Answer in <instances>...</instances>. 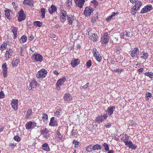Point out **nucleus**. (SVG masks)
<instances>
[{
  "mask_svg": "<svg viewBox=\"0 0 153 153\" xmlns=\"http://www.w3.org/2000/svg\"><path fill=\"white\" fill-rule=\"evenodd\" d=\"M87 32L88 35V37L92 42H94L97 41L98 38L97 34V33H93L91 28H88L87 30Z\"/></svg>",
  "mask_w": 153,
  "mask_h": 153,
  "instance_id": "f257e3e1",
  "label": "nucleus"
},
{
  "mask_svg": "<svg viewBox=\"0 0 153 153\" xmlns=\"http://www.w3.org/2000/svg\"><path fill=\"white\" fill-rule=\"evenodd\" d=\"M31 58L32 60L36 62H41L44 60L42 56L37 53L32 54L31 56Z\"/></svg>",
  "mask_w": 153,
  "mask_h": 153,
  "instance_id": "f03ea898",
  "label": "nucleus"
},
{
  "mask_svg": "<svg viewBox=\"0 0 153 153\" xmlns=\"http://www.w3.org/2000/svg\"><path fill=\"white\" fill-rule=\"evenodd\" d=\"M101 42L102 45H106L108 42V36L107 33H104L103 36L101 37Z\"/></svg>",
  "mask_w": 153,
  "mask_h": 153,
  "instance_id": "7ed1b4c3",
  "label": "nucleus"
},
{
  "mask_svg": "<svg viewBox=\"0 0 153 153\" xmlns=\"http://www.w3.org/2000/svg\"><path fill=\"white\" fill-rule=\"evenodd\" d=\"M142 4V3L141 1H138L135 4L134 6L131 9V13L132 14H134L136 13L137 10L140 8Z\"/></svg>",
  "mask_w": 153,
  "mask_h": 153,
  "instance_id": "20e7f679",
  "label": "nucleus"
},
{
  "mask_svg": "<svg viewBox=\"0 0 153 153\" xmlns=\"http://www.w3.org/2000/svg\"><path fill=\"white\" fill-rule=\"evenodd\" d=\"M47 73L46 70L42 69L38 72L36 76L38 78H44L46 76Z\"/></svg>",
  "mask_w": 153,
  "mask_h": 153,
  "instance_id": "39448f33",
  "label": "nucleus"
},
{
  "mask_svg": "<svg viewBox=\"0 0 153 153\" xmlns=\"http://www.w3.org/2000/svg\"><path fill=\"white\" fill-rule=\"evenodd\" d=\"M39 85L38 83L34 79H33L30 82L29 86L28 89L29 90H31L33 88L37 89L39 87Z\"/></svg>",
  "mask_w": 153,
  "mask_h": 153,
  "instance_id": "423d86ee",
  "label": "nucleus"
},
{
  "mask_svg": "<svg viewBox=\"0 0 153 153\" xmlns=\"http://www.w3.org/2000/svg\"><path fill=\"white\" fill-rule=\"evenodd\" d=\"M40 132L41 135L45 138H47L49 136V131L46 128H43V129H41L40 131Z\"/></svg>",
  "mask_w": 153,
  "mask_h": 153,
  "instance_id": "0eeeda50",
  "label": "nucleus"
},
{
  "mask_svg": "<svg viewBox=\"0 0 153 153\" xmlns=\"http://www.w3.org/2000/svg\"><path fill=\"white\" fill-rule=\"evenodd\" d=\"M60 20L63 23H64L66 20L67 16L66 12L63 10H61L60 13Z\"/></svg>",
  "mask_w": 153,
  "mask_h": 153,
  "instance_id": "6e6552de",
  "label": "nucleus"
},
{
  "mask_svg": "<svg viewBox=\"0 0 153 153\" xmlns=\"http://www.w3.org/2000/svg\"><path fill=\"white\" fill-rule=\"evenodd\" d=\"M13 55V51L11 49L9 48L6 51L4 56V58L6 60H8Z\"/></svg>",
  "mask_w": 153,
  "mask_h": 153,
  "instance_id": "1a4fd4ad",
  "label": "nucleus"
},
{
  "mask_svg": "<svg viewBox=\"0 0 153 153\" xmlns=\"http://www.w3.org/2000/svg\"><path fill=\"white\" fill-rule=\"evenodd\" d=\"M18 100L14 99H13L11 101L12 107L15 111L18 109Z\"/></svg>",
  "mask_w": 153,
  "mask_h": 153,
  "instance_id": "9d476101",
  "label": "nucleus"
},
{
  "mask_svg": "<svg viewBox=\"0 0 153 153\" xmlns=\"http://www.w3.org/2000/svg\"><path fill=\"white\" fill-rule=\"evenodd\" d=\"M108 117V115L107 114H104L103 115L98 116L95 119V121L98 123H102L105 120L107 119Z\"/></svg>",
  "mask_w": 153,
  "mask_h": 153,
  "instance_id": "9b49d317",
  "label": "nucleus"
},
{
  "mask_svg": "<svg viewBox=\"0 0 153 153\" xmlns=\"http://www.w3.org/2000/svg\"><path fill=\"white\" fill-rule=\"evenodd\" d=\"M125 144L129 148L131 149L132 150H135L137 147V146L133 144L131 141L128 140L125 143Z\"/></svg>",
  "mask_w": 153,
  "mask_h": 153,
  "instance_id": "f8f14e48",
  "label": "nucleus"
},
{
  "mask_svg": "<svg viewBox=\"0 0 153 153\" xmlns=\"http://www.w3.org/2000/svg\"><path fill=\"white\" fill-rule=\"evenodd\" d=\"M36 126V123L34 121H29L25 125L27 129H30Z\"/></svg>",
  "mask_w": 153,
  "mask_h": 153,
  "instance_id": "ddd939ff",
  "label": "nucleus"
},
{
  "mask_svg": "<svg viewBox=\"0 0 153 153\" xmlns=\"http://www.w3.org/2000/svg\"><path fill=\"white\" fill-rule=\"evenodd\" d=\"M65 80V78L63 77L59 79L56 84V88L58 90H59L60 86L63 84Z\"/></svg>",
  "mask_w": 153,
  "mask_h": 153,
  "instance_id": "4468645a",
  "label": "nucleus"
},
{
  "mask_svg": "<svg viewBox=\"0 0 153 153\" xmlns=\"http://www.w3.org/2000/svg\"><path fill=\"white\" fill-rule=\"evenodd\" d=\"M152 9V5H149L143 8L140 12L142 14L145 13L147 12H149Z\"/></svg>",
  "mask_w": 153,
  "mask_h": 153,
  "instance_id": "2eb2a0df",
  "label": "nucleus"
},
{
  "mask_svg": "<svg viewBox=\"0 0 153 153\" xmlns=\"http://www.w3.org/2000/svg\"><path fill=\"white\" fill-rule=\"evenodd\" d=\"M2 73L4 77H7V65L6 63H4L2 66Z\"/></svg>",
  "mask_w": 153,
  "mask_h": 153,
  "instance_id": "dca6fc26",
  "label": "nucleus"
},
{
  "mask_svg": "<svg viewBox=\"0 0 153 153\" xmlns=\"http://www.w3.org/2000/svg\"><path fill=\"white\" fill-rule=\"evenodd\" d=\"M76 5L81 8L84 5L85 0H74Z\"/></svg>",
  "mask_w": 153,
  "mask_h": 153,
  "instance_id": "f3484780",
  "label": "nucleus"
},
{
  "mask_svg": "<svg viewBox=\"0 0 153 153\" xmlns=\"http://www.w3.org/2000/svg\"><path fill=\"white\" fill-rule=\"evenodd\" d=\"M92 8L90 7H86L84 11V15L86 16H89L91 13L93 12Z\"/></svg>",
  "mask_w": 153,
  "mask_h": 153,
  "instance_id": "a211bd4d",
  "label": "nucleus"
},
{
  "mask_svg": "<svg viewBox=\"0 0 153 153\" xmlns=\"http://www.w3.org/2000/svg\"><path fill=\"white\" fill-rule=\"evenodd\" d=\"M25 18V16L24 14V12L22 9L20 10L19 13V16L18 17V20L19 22L24 20Z\"/></svg>",
  "mask_w": 153,
  "mask_h": 153,
  "instance_id": "6ab92c4d",
  "label": "nucleus"
},
{
  "mask_svg": "<svg viewBox=\"0 0 153 153\" xmlns=\"http://www.w3.org/2000/svg\"><path fill=\"white\" fill-rule=\"evenodd\" d=\"M68 24L70 25H72L74 22L75 19L73 16L72 15H69L67 16Z\"/></svg>",
  "mask_w": 153,
  "mask_h": 153,
  "instance_id": "aec40b11",
  "label": "nucleus"
},
{
  "mask_svg": "<svg viewBox=\"0 0 153 153\" xmlns=\"http://www.w3.org/2000/svg\"><path fill=\"white\" fill-rule=\"evenodd\" d=\"M57 120H55V117H52L51 118L50 121L49 123V125L52 126H56L58 125Z\"/></svg>",
  "mask_w": 153,
  "mask_h": 153,
  "instance_id": "412c9836",
  "label": "nucleus"
},
{
  "mask_svg": "<svg viewBox=\"0 0 153 153\" xmlns=\"http://www.w3.org/2000/svg\"><path fill=\"white\" fill-rule=\"evenodd\" d=\"M64 99L66 101H70L72 100V97L70 94L66 93L64 95Z\"/></svg>",
  "mask_w": 153,
  "mask_h": 153,
  "instance_id": "4be33fe9",
  "label": "nucleus"
},
{
  "mask_svg": "<svg viewBox=\"0 0 153 153\" xmlns=\"http://www.w3.org/2000/svg\"><path fill=\"white\" fill-rule=\"evenodd\" d=\"M121 139L124 143L128 140L129 139V136L126 134H122L120 135Z\"/></svg>",
  "mask_w": 153,
  "mask_h": 153,
  "instance_id": "5701e85b",
  "label": "nucleus"
},
{
  "mask_svg": "<svg viewBox=\"0 0 153 153\" xmlns=\"http://www.w3.org/2000/svg\"><path fill=\"white\" fill-rule=\"evenodd\" d=\"M80 61L79 59H74L71 62V65L73 67H75L77 65L79 62Z\"/></svg>",
  "mask_w": 153,
  "mask_h": 153,
  "instance_id": "b1692460",
  "label": "nucleus"
},
{
  "mask_svg": "<svg viewBox=\"0 0 153 153\" xmlns=\"http://www.w3.org/2000/svg\"><path fill=\"white\" fill-rule=\"evenodd\" d=\"M115 108L114 106H111L108 107L107 109L108 114L109 116L113 114L114 112V109Z\"/></svg>",
  "mask_w": 153,
  "mask_h": 153,
  "instance_id": "393cba45",
  "label": "nucleus"
},
{
  "mask_svg": "<svg viewBox=\"0 0 153 153\" xmlns=\"http://www.w3.org/2000/svg\"><path fill=\"white\" fill-rule=\"evenodd\" d=\"M56 7L53 5H52L51 7L49 8L48 11L49 13L51 14L55 13L56 11Z\"/></svg>",
  "mask_w": 153,
  "mask_h": 153,
  "instance_id": "a878e982",
  "label": "nucleus"
},
{
  "mask_svg": "<svg viewBox=\"0 0 153 153\" xmlns=\"http://www.w3.org/2000/svg\"><path fill=\"white\" fill-rule=\"evenodd\" d=\"M94 56L96 60L98 62H100L101 61L102 57L98 52H97V53L94 54Z\"/></svg>",
  "mask_w": 153,
  "mask_h": 153,
  "instance_id": "bb28decb",
  "label": "nucleus"
},
{
  "mask_svg": "<svg viewBox=\"0 0 153 153\" xmlns=\"http://www.w3.org/2000/svg\"><path fill=\"white\" fill-rule=\"evenodd\" d=\"M19 62V60L17 58H15L11 63L12 65L14 67L17 66Z\"/></svg>",
  "mask_w": 153,
  "mask_h": 153,
  "instance_id": "cd10ccee",
  "label": "nucleus"
},
{
  "mask_svg": "<svg viewBox=\"0 0 153 153\" xmlns=\"http://www.w3.org/2000/svg\"><path fill=\"white\" fill-rule=\"evenodd\" d=\"M139 52V50L137 48H135L132 51L131 53V55L133 57H135L137 56V52Z\"/></svg>",
  "mask_w": 153,
  "mask_h": 153,
  "instance_id": "c85d7f7f",
  "label": "nucleus"
},
{
  "mask_svg": "<svg viewBox=\"0 0 153 153\" xmlns=\"http://www.w3.org/2000/svg\"><path fill=\"white\" fill-rule=\"evenodd\" d=\"M42 149L47 152L50 151V149L48 146V144L47 143H44L42 146Z\"/></svg>",
  "mask_w": 153,
  "mask_h": 153,
  "instance_id": "c756f323",
  "label": "nucleus"
},
{
  "mask_svg": "<svg viewBox=\"0 0 153 153\" xmlns=\"http://www.w3.org/2000/svg\"><path fill=\"white\" fill-rule=\"evenodd\" d=\"M148 56V54L147 53L143 52L140 53V58L142 59L146 60Z\"/></svg>",
  "mask_w": 153,
  "mask_h": 153,
  "instance_id": "7c9ffc66",
  "label": "nucleus"
},
{
  "mask_svg": "<svg viewBox=\"0 0 153 153\" xmlns=\"http://www.w3.org/2000/svg\"><path fill=\"white\" fill-rule=\"evenodd\" d=\"M18 30V28L16 27H12V32L14 35V38L15 39L17 37V32Z\"/></svg>",
  "mask_w": 153,
  "mask_h": 153,
  "instance_id": "2f4dec72",
  "label": "nucleus"
},
{
  "mask_svg": "<svg viewBox=\"0 0 153 153\" xmlns=\"http://www.w3.org/2000/svg\"><path fill=\"white\" fill-rule=\"evenodd\" d=\"M72 0H67L66 3V6L68 9H70L72 5Z\"/></svg>",
  "mask_w": 153,
  "mask_h": 153,
  "instance_id": "473e14b6",
  "label": "nucleus"
},
{
  "mask_svg": "<svg viewBox=\"0 0 153 153\" xmlns=\"http://www.w3.org/2000/svg\"><path fill=\"white\" fill-rule=\"evenodd\" d=\"M10 10L8 9H7L5 10V16L9 20L11 19V16H10Z\"/></svg>",
  "mask_w": 153,
  "mask_h": 153,
  "instance_id": "72a5a7b5",
  "label": "nucleus"
},
{
  "mask_svg": "<svg viewBox=\"0 0 153 153\" xmlns=\"http://www.w3.org/2000/svg\"><path fill=\"white\" fill-rule=\"evenodd\" d=\"M42 119L44 122H47L48 119V115L45 113H42Z\"/></svg>",
  "mask_w": 153,
  "mask_h": 153,
  "instance_id": "f704fd0d",
  "label": "nucleus"
},
{
  "mask_svg": "<svg viewBox=\"0 0 153 153\" xmlns=\"http://www.w3.org/2000/svg\"><path fill=\"white\" fill-rule=\"evenodd\" d=\"M24 4L28 5L31 6L33 5L32 0H24L23 2Z\"/></svg>",
  "mask_w": 153,
  "mask_h": 153,
  "instance_id": "c9c22d12",
  "label": "nucleus"
},
{
  "mask_svg": "<svg viewBox=\"0 0 153 153\" xmlns=\"http://www.w3.org/2000/svg\"><path fill=\"white\" fill-rule=\"evenodd\" d=\"M144 74L151 79L153 78V73L152 72H146L144 73Z\"/></svg>",
  "mask_w": 153,
  "mask_h": 153,
  "instance_id": "e433bc0d",
  "label": "nucleus"
},
{
  "mask_svg": "<svg viewBox=\"0 0 153 153\" xmlns=\"http://www.w3.org/2000/svg\"><path fill=\"white\" fill-rule=\"evenodd\" d=\"M7 44L6 42H4L0 46V50L3 51L6 49L7 47Z\"/></svg>",
  "mask_w": 153,
  "mask_h": 153,
  "instance_id": "4c0bfd02",
  "label": "nucleus"
},
{
  "mask_svg": "<svg viewBox=\"0 0 153 153\" xmlns=\"http://www.w3.org/2000/svg\"><path fill=\"white\" fill-rule=\"evenodd\" d=\"M101 149V146L98 144L95 145L92 147V149L94 151H95L96 150H100Z\"/></svg>",
  "mask_w": 153,
  "mask_h": 153,
  "instance_id": "58836bf2",
  "label": "nucleus"
},
{
  "mask_svg": "<svg viewBox=\"0 0 153 153\" xmlns=\"http://www.w3.org/2000/svg\"><path fill=\"white\" fill-rule=\"evenodd\" d=\"M27 39L26 36L25 35L22 36L20 39V42L22 43H23L27 40Z\"/></svg>",
  "mask_w": 153,
  "mask_h": 153,
  "instance_id": "ea45409f",
  "label": "nucleus"
},
{
  "mask_svg": "<svg viewBox=\"0 0 153 153\" xmlns=\"http://www.w3.org/2000/svg\"><path fill=\"white\" fill-rule=\"evenodd\" d=\"M32 114V111L31 109H29L27 110L26 113L25 117L26 118H29L30 117V115Z\"/></svg>",
  "mask_w": 153,
  "mask_h": 153,
  "instance_id": "a19ab883",
  "label": "nucleus"
},
{
  "mask_svg": "<svg viewBox=\"0 0 153 153\" xmlns=\"http://www.w3.org/2000/svg\"><path fill=\"white\" fill-rule=\"evenodd\" d=\"M33 24L34 25L38 27H40L42 25V23L39 21H36L34 22Z\"/></svg>",
  "mask_w": 153,
  "mask_h": 153,
  "instance_id": "79ce46f5",
  "label": "nucleus"
},
{
  "mask_svg": "<svg viewBox=\"0 0 153 153\" xmlns=\"http://www.w3.org/2000/svg\"><path fill=\"white\" fill-rule=\"evenodd\" d=\"M62 114L61 110L60 109L54 112V115L56 117H59Z\"/></svg>",
  "mask_w": 153,
  "mask_h": 153,
  "instance_id": "37998d69",
  "label": "nucleus"
},
{
  "mask_svg": "<svg viewBox=\"0 0 153 153\" xmlns=\"http://www.w3.org/2000/svg\"><path fill=\"white\" fill-rule=\"evenodd\" d=\"M92 145H90L86 147V149L88 152H90L92 151Z\"/></svg>",
  "mask_w": 153,
  "mask_h": 153,
  "instance_id": "c03bdc74",
  "label": "nucleus"
},
{
  "mask_svg": "<svg viewBox=\"0 0 153 153\" xmlns=\"http://www.w3.org/2000/svg\"><path fill=\"white\" fill-rule=\"evenodd\" d=\"M41 12L42 13V17L44 18L45 17V9L44 8H42L41 9Z\"/></svg>",
  "mask_w": 153,
  "mask_h": 153,
  "instance_id": "a18cd8bd",
  "label": "nucleus"
},
{
  "mask_svg": "<svg viewBox=\"0 0 153 153\" xmlns=\"http://www.w3.org/2000/svg\"><path fill=\"white\" fill-rule=\"evenodd\" d=\"M116 14H117V13L113 12L111 15L109 16L108 18H107L106 19V20L108 21H109L112 18L113 16H114Z\"/></svg>",
  "mask_w": 153,
  "mask_h": 153,
  "instance_id": "49530a36",
  "label": "nucleus"
},
{
  "mask_svg": "<svg viewBox=\"0 0 153 153\" xmlns=\"http://www.w3.org/2000/svg\"><path fill=\"white\" fill-rule=\"evenodd\" d=\"M73 143L75 145V146L76 147H77L79 146L80 143L75 140H74L73 141Z\"/></svg>",
  "mask_w": 153,
  "mask_h": 153,
  "instance_id": "de8ad7c7",
  "label": "nucleus"
},
{
  "mask_svg": "<svg viewBox=\"0 0 153 153\" xmlns=\"http://www.w3.org/2000/svg\"><path fill=\"white\" fill-rule=\"evenodd\" d=\"M103 146H104L105 148V151H108L109 150V148L107 144L106 143H104L103 144Z\"/></svg>",
  "mask_w": 153,
  "mask_h": 153,
  "instance_id": "09e8293b",
  "label": "nucleus"
},
{
  "mask_svg": "<svg viewBox=\"0 0 153 153\" xmlns=\"http://www.w3.org/2000/svg\"><path fill=\"white\" fill-rule=\"evenodd\" d=\"M20 54L21 56H23L24 55V48L23 47H21L20 48Z\"/></svg>",
  "mask_w": 153,
  "mask_h": 153,
  "instance_id": "8fccbe9b",
  "label": "nucleus"
},
{
  "mask_svg": "<svg viewBox=\"0 0 153 153\" xmlns=\"http://www.w3.org/2000/svg\"><path fill=\"white\" fill-rule=\"evenodd\" d=\"M91 60H89L86 62V66L88 68H89L91 65Z\"/></svg>",
  "mask_w": 153,
  "mask_h": 153,
  "instance_id": "3c124183",
  "label": "nucleus"
},
{
  "mask_svg": "<svg viewBox=\"0 0 153 153\" xmlns=\"http://www.w3.org/2000/svg\"><path fill=\"white\" fill-rule=\"evenodd\" d=\"M89 85V83H87L86 84L84 85L83 86H82L81 87V89H83L85 90L87 88Z\"/></svg>",
  "mask_w": 153,
  "mask_h": 153,
  "instance_id": "603ef678",
  "label": "nucleus"
},
{
  "mask_svg": "<svg viewBox=\"0 0 153 153\" xmlns=\"http://www.w3.org/2000/svg\"><path fill=\"white\" fill-rule=\"evenodd\" d=\"M12 4L13 5L14 8L16 10L18 7V4L16 3L15 2H13L12 3Z\"/></svg>",
  "mask_w": 153,
  "mask_h": 153,
  "instance_id": "864d4df0",
  "label": "nucleus"
},
{
  "mask_svg": "<svg viewBox=\"0 0 153 153\" xmlns=\"http://www.w3.org/2000/svg\"><path fill=\"white\" fill-rule=\"evenodd\" d=\"M123 71V70L121 69H115L114 70V71L115 72H117L118 73H121Z\"/></svg>",
  "mask_w": 153,
  "mask_h": 153,
  "instance_id": "5fc2aeb1",
  "label": "nucleus"
},
{
  "mask_svg": "<svg viewBox=\"0 0 153 153\" xmlns=\"http://www.w3.org/2000/svg\"><path fill=\"white\" fill-rule=\"evenodd\" d=\"M14 139L17 142H19L20 140V139L19 137L17 135L15 136L14 137Z\"/></svg>",
  "mask_w": 153,
  "mask_h": 153,
  "instance_id": "6e6d98bb",
  "label": "nucleus"
},
{
  "mask_svg": "<svg viewBox=\"0 0 153 153\" xmlns=\"http://www.w3.org/2000/svg\"><path fill=\"white\" fill-rule=\"evenodd\" d=\"M4 94L3 92L2 91H1L0 92V98L2 99L4 98Z\"/></svg>",
  "mask_w": 153,
  "mask_h": 153,
  "instance_id": "4d7b16f0",
  "label": "nucleus"
},
{
  "mask_svg": "<svg viewBox=\"0 0 153 153\" xmlns=\"http://www.w3.org/2000/svg\"><path fill=\"white\" fill-rule=\"evenodd\" d=\"M146 96L148 97H152V95L151 93L150 92H147L146 94Z\"/></svg>",
  "mask_w": 153,
  "mask_h": 153,
  "instance_id": "13d9d810",
  "label": "nucleus"
},
{
  "mask_svg": "<svg viewBox=\"0 0 153 153\" xmlns=\"http://www.w3.org/2000/svg\"><path fill=\"white\" fill-rule=\"evenodd\" d=\"M125 33L126 34L125 35L127 37H128L130 36V33L129 31H126L125 32Z\"/></svg>",
  "mask_w": 153,
  "mask_h": 153,
  "instance_id": "bf43d9fd",
  "label": "nucleus"
},
{
  "mask_svg": "<svg viewBox=\"0 0 153 153\" xmlns=\"http://www.w3.org/2000/svg\"><path fill=\"white\" fill-rule=\"evenodd\" d=\"M143 71V68H140L138 70V71L139 72V74H140V73H142Z\"/></svg>",
  "mask_w": 153,
  "mask_h": 153,
  "instance_id": "052dcab7",
  "label": "nucleus"
},
{
  "mask_svg": "<svg viewBox=\"0 0 153 153\" xmlns=\"http://www.w3.org/2000/svg\"><path fill=\"white\" fill-rule=\"evenodd\" d=\"M111 126V124L109 123H107L105 124V126L106 128H109Z\"/></svg>",
  "mask_w": 153,
  "mask_h": 153,
  "instance_id": "680f3d73",
  "label": "nucleus"
},
{
  "mask_svg": "<svg viewBox=\"0 0 153 153\" xmlns=\"http://www.w3.org/2000/svg\"><path fill=\"white\" fill-rule=\"evenodd\" d=\"M98 51H97V49L96 48H93V54L95 53H97Z\"/></svg>",
  "mask_w": 153,
  "mask_h": 153,
  "instance_id": "e2e57ef3",
  "label": "nucleus"
},
{
  "mask_svg": "<svg viewBox=\"0 0 153 153\" xmlns=\"http://www.w3.org/2000/svg\"><path fill=\"white\" fill-rule=\"evenodd\" d=\"M50 36L52 38H55L56 37V35L54 34H51Z\"/></svg>",
  "mask_w": 153,
  "mask_h": 153,
  "instance_id": "0e129e2a",
  "label": "nucleus"
},
{
  "mask_svg": "<svg viewBox=\"0 0 153 153\" xmlns=\"http://www.w3.org/2000/svg\"><path fill=\"white\" fill-rule=\"evenodd\" d=\"M138 0H130L131 2L132 3H136V2H137V1Z\"/></svg>",
  "mask_w": 153,
  "mask_h": 153,
  "instance_id": "69168bd1",
  "label": "nucleus"
},
{
  "mask_svg": "<svg viewBox=\"0 0 153 153\" xmlns=\"http://www.w3.org/2000/svg\"><path fill=\"white\" fill-rule=\"evenodd\" d=\"M33 36L32 35H31L29 38L28 39L30 41H32L33 39Z\"/></svg>",
  "mask_w": 153,
  "mask_h": 153,
  "instance_id": "338daca9",
  "label": "nucleus"
},
{
  "mask_svg": "<svg viewBox=\"0 0 153 153\" xmlns=\"http://www.w3.org/2000/svg\"><path fill=\"white\" fill-rule=\"evenodd\" d=\"M124 36L125 34L124 33H121L120 35V38L121 39H123Z\"/></svg>",
  "mask_w": 153,
  "mask_h": 153,
  "instance_id": "774afa93",
  "label": "nucleus"
}]
</instances>
